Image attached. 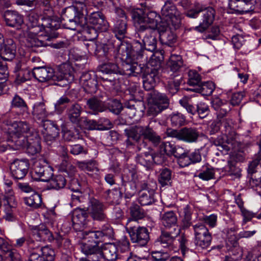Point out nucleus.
<instances>
[{
	"instance_id": "obj_31",
	"label": "nucleus",
	"mask_w": 261,
	"mask_h": 261,
	"mask_svg": "<svg viewBox=\"0 0 261 261\" xmlns=\"http://www.w3.org/2000/svg\"><path fill=\"white\" fill-rule=\"evenodd\" d=\"M72 70V67L69 64H62L59 67L58 70L56 72L55 71V81L73 80Z\"/></svg>"
},
{
	"instance_id": "obj_38",
	"label": "nucleus",
	"mask_w": 261,
	"mask_h": 261,
	"mask_svg": "<svg viewBox=\"0 0 261 261\" xmlns=\"http://www.w3.org/2000/svg\"><path fill=\"white\" fill-rule=\"evenodd\" d=\"M127 19H117L113 28L116 37L121 40L126 32Z\"/></svg>"
},
{
	"instance_id": "obj_21",
	"label": "nucleus",
	"mask_w": 261,
	"mask_h": 261,
	"mask_svg": "<svg viewBox=\"0 0 261 261\" xmlns=\"http://www.w3.org/2000/svg\"><path fill=\"white\" fill-rule=\"evenodd\" d=\"M32 74L34 77L40 82H45L52 80L55 81V71L51 67L46 66L33 68Z\"/></svg>"
},
{
	"instance_id": "obj_15",
	"label": "nucleus",
	"mask_w": 261,
	"mask_h": 261,
	"mask_svg": "<svg viewBox=\"0 0 261 261\" xmlns=\"http://www.w3.org/2000/svg\"><path fill=\"white\" fill-rule=\"evenodd\" d=\"M42 126L44 141L47 144L50 145L59 136L60 129L57 124L49 120H45L43 123Z\"/></svg>"
},
{
	"instance_id": "obj_62",
	"label": "nucleus",
	"mask_w": 261,
	"mask_h": 261,
	"mask_svg": "<svg viewBox=\"0 0 261 261\" xmlns=\"http://www.w3.org/2000/svg\"><path fill=\"white\" fill-rule=\"evenodd\" d=\"M189 80L188 83L190 86L197 87L201 83L200 74L195 70H190L188 73Z\"/></svg>"
},
{
	"instance_id": "obj_60",
	"label": "nucleus",
	"mask_w": 261,
	"mask_h": 261,
	"mask_svg": "<svg viewBox=\"0 0 261 261\" xmlns=\"http://www.w3.org/2000/svg\"><path fill=\"white\" fill-rule=\"evenodd\" d=\"M170 121L173 126H181L186 123L185 116L179 113H172L170 115Z\"/></svg>"
},
{
	"instance_id": "obj_46",
	"label": "nucleus",
	"mask_w": 261,
	"mask_h": 261,
	"mask_svg": "<svg viewBox=\"0 0 261 261\" xmlns=\"http://www.w3.org/2000/svg\"><path fill=\"white\" fill-rule=\"evenodd\" d=\"M163 60L164 51L163 50L156 51L151 55V57L148 58L146 63H148V66H151L159 70Z\"/></svg>"
},
{
	"instance_id": "obj_43",
	"label": "nucleus",
	"mask_w": 261,
	"mask_h": 261,
	"mask_svg": "<svg viewBox=\"0 0 261 261\" xmlns=\"http://www.w3.org/2000/svg\"><path fill=\"white\" fill-rule=\"evenodd\" d=\"M144 140H148L154 146H156L162 142L161 137L149 125L146 126Z\"/></svg>"
},
{
	"instance_id": "obj_59",
	"label": "nucleus",
	"mask_w": 261,
	"mask_h": 261,
	"mask_svg": "<svg viewBox=\"0 0 261 261\" xmlns=\"http://www.w3.org/2000/svg\"><path fill=\"white\" fill-rule=\"evenodd\" d=\"M103 253L107 260H115L117 258V248L114 245L110 244L107 246Z\"/></svg>"
},
{
	"instance_id": "obj_25",
	"label": "nucleus",
	"mask_w": 261,
	"mask_h": 261,
	"mask_svg": "<svg viewBox=\"0 0 261 261\" xmlns=\"http://www.w3.org/2000/svg\"><path fill=\"white\" fill-rule=\"evenodd\" d=\"M161 220L162 224L166 228H172L175 236H178L179 234L180 229L176 225L177 220V217L173 211H169L164 213L162 215Z\"/></svg>"
},
{
	"instance_id": "obj_6",
	"label": "nucleus",
	"mask_w": 261,
	"mask_h": 261,
	"mask_svg": "<svg viewBox=\"0 0 261 261\" xmlns=\"http://www.w3.org/2000/svg\"><path fill=\"white\" fill-rule=\"evenodd\" d=\"M83 23L82 31L86 35H88L90 39H94L97 36V32L98 31L105 32L108 28V23L105 19L104 15L99 11L95 12L90 15L88 23V24Z\"/></svg>"
},
{
	"instance_id": "obj_17",
	"label": "nucleus",
	"mask_w": 261,
	"mask_h": 261,
	"mask_svg": "<svg viewBox=\"0 0 261 261\" xmlns=\"http://www.w3.org/2000/svg\"><path fill=\"white\" fill-rule=\"evenodd\" d=\"M87 211V210L81 208H76L73 211L71 220L73 227L76 230L83 231L86 228L88 217Z\"/></svg>"
},
{
	"instance_id": "obj_61",
	"label": "nucleus",
	"mask_w": 261,
	"mask_h": 261,
	"mask_svg": "<svg viewBox=\"0 0 261 261\" xmlns=\"http://www.w3.org/2000/svg\"><path fill=\"white\" fill-rule=\"evenodd\" d=\"M11 105L12 107L19 108L23 112H28L29 109L25 101L17 95H15L13 98Z\"/></svg>"
},
{
	"instance_id": "obj_4",
	"label": "nucleus",
	"mask_w": 261,
	"mask_h": 261,
	"mask_svg": "<svg viewBox=\"0 0 261 261\" xmlns=\"http://www.w3.org/2000/svg\"><path fill=\"white\" fill-rule=\"evenodd\" d=\"M146 128V126L134 125L124 130L127 137L125 141L127 149H136L140 151L147 148V143L144 139Z\"/></svg>"
},
{
	"instance_id": "obj_33",
	"label": "nucleus",
	"mask_w": 261,
	"mask_h": 261,
	"mask_svg": "<svg viewBox=\"0 0 261 261\" xmlns=\"http://www.w3.org/2000/svg\"><path fill=\"white\" fill-rule=\"evenodd\" d=\"M3 59L7 61H11L15 57L16 53V44L11 39L6 40L4 44V48L1 49Z\"/></svg>"
},
{
	"instance_id": "obj_12",
	"label": "nucleus",
	"mask_w": 261,
	"mask_h": 261,
	"mask_svg": "<svg viewBox=\"0 0 261 261\" xmlns=\"http://www.w3.org/2000/svg\"><path fill=\"white\" fill-rule=\"evenodd\" d=\"M179 102L189 114L192 115H197L200 119H204L206 117L210 112L208 106L205 103L200 102L198 103L196 107H194L190 102L189 99L186 97L181 99Z\"/></svg>"
},
{
	"instance_id": "obj_23",
	"label": "nucleus",
	"mask_w": 261,
	"mask_h": 261,
	"mask_svg": "<svg viewBox=\"0 0 261 261\" xmlns=\"http://www.w3.org/2000/svg\"><path fill=\"white\" fill-rule=\"evenodd\" d=\"M41 254L36 252H32L30 254V258L28 259L24 258L25 261H54L55 256L54 250L48 247L45 246L41 248Z\"/></svg>"
},
{
	"instance_id": "obj_44",
	"label": "nucleus",
	"mask_w": 261,
	"mask_h": 261,
	"mask_svg": "<svg viewBox=\"0 0 261 261\" xmlns=\"http://www.w3.org/2000/svg\"><path fill=\"white\" fill-rule=\"evenodd\" d=\"M0 250L10 258V261H25L16 250L11 249L7 242L2 248H0Z\"/></svg>"
},
{
	"instance_id": "obj_64",
	"label": "nucleus",
	"mask_w": 261,
	"mask_h": 261,
	"mask_svg": "<svg viewBox=\"0 0 261 261\" xmlns=\"http://www.w3.org/2000/svg\"><path fill=\"white\" fill-rule=\"evenodd\" d=\"M215 170L212 167H206L198 175V177L204 180H209L215 177Z\"/></svg>"
},
{
	"instance_id": "obj_3",
	"label": "nucleus",
	"mask_w": 261,
	"mask_h": 261,
	"mask_svg": "<svg viewBox=\"0 0 261 261\" xmlns=\"http://www.w3.org/2000/svg\"><path fill=\"white\" fill-rule=\"evenodd\" d=\"M131 15L136 29L139 33L149 28H157L160 16L154 11L145 13L142 9H134Z\"/></svg>"
},
{
	"instance_id": "obj_28",
	"label": "nucleus",
	"mask_w": 261,
	"mask_h": 261,
	"mask_svg": "<svg viewBox=\"0 0 261 261\" xmlns=\"http://www.w3.org/2000/svg\"><path fill=\"white\" fill-rule=\"evenodd\" d=\"M130 240L141 246L146 245L149 240L148 229L145 227H140L129 234Z\"/></svg>"
},
{
	"instance_id": "obj_41",
	"label": "nucleus",
	"mask_w": 261,
	"mask_h": 261,
	"mask_svg": "<svg viewBox=\"0 0 261 261\" xmlns=\"http://www.w3.org/2000/svg\"><path fill=\"white\" fill-rule=\"evenodd\" d=\"M215 89V84L212 82H201L199 85L191 90L201 93L202 95H211Z\"/></svg>"
},
{
	"instance_id": "obj_55",
	"label": "nucleus",
	"mask_w": 261,
	"mask_h": 261,
	"mask_svg": "<svg viewBox=\"0 0 261 261\" xmlns=\"http://www.w3.org/2000/svg\"><path fill=\"white\" fill-rule=\"evenodd\" d=\"M129 213L132 218L138 220L144 218L146 215L144 210L136 203L132 204L129 207Z\"/></svg>"
},
{
	"instance_id": "obj_7",
	"label": "nucleus",
	"mask_w": 261,
	"mask_h": 261,
	"mask_svg": "<svg viewBox=\"0 0 261 261\" xmlns=\"http://www.w3.org/2000/svg\"><path fill=\"white\" fill-rule=\"evenodd\" d=\"M170 100L165 94L157 91H153L149 94L148 98L147 114L155 116L163 111L168 108Z\"/></svg>"
},
{
	"instance_id": "obj_27",
	"label": "nucleus",
	"mask_w": 261,
	"mask_h": 261,
	"mask_svg": "<svg viewBox=\"0 0 261 261\" xmlns=\"http://www.w3.org/2000/svg\"><path fill=\"white\" fill-rule=\"evenodd\" d=\"M159 70L155 68H148L143 76V87L147 91L152 89L159 81Z\"/></svg>"
},
{
	"instance_id": "obj_51",
	"label": "nucleus",
	"mask_w": 261,
	"mask_h": 261,
	"mask_svg": "<svg viewBox=\"0 0 261 261\" xmlns=\"http://www.w3.org/2000/svg\"><path fill=\"white\" fill-rule=\"evenodd\" d=\"M178 242L179 243V248L183 256H186L191 252V250L189 246V240L188 237L185 233H182L179 236Z\"/></svg>"
},
{
	"instance_id": "obj_18",
	"label": "nucleus",
	"mask_w": 261,
	"mask_h": 261,
	"mask_svg": "<svg viewBox=\"0 0 261 261\" xmlns=\"http://www.w3.org/2000/svg\"><path fill=\"white\" fill-rule=\"evenodd\" d=\"M215 10L212 7L200 9L199 17L201 21L199 25L195 27V30L200 32H203L213 23L215 16Z\"/></svg>"
},
{
	"instance_id": "obj_13",
	"label": "nucleus",
	"mask_w": 261,
	"mask_h": 261,
	"mask_svg": "<svg viewBox=\"0 0 261 261\" xmlns=\"http://www.w3.org/2000/svg\"><path fill=\"white\" fill-rule=\"evenodd\" d=\"M41 31L30 30L25 36V45L28 47H45L49 45L48 42L56 36H46L45 37L37 35Z\"/></svg>"
},
{
	"instance_id": "obj_37",
	"label": "nucleus",
	"mask_w": 261,
	"mask_h": 261,
	"mask_svg": "<svg viewBox=\"0 0 261 261\" xmlns=\"http://www.w3.org/2000/svg\"><path fill=\"white\" fill-rule=\"evenodd\" d=\"M101 234L99 230L84 231L83 237L85 242L99 245L102 239Z\"/></svg>"
},
{
	"instance_id": "obj_45",
	"label": "nucleus",
	"mask_w": 261,
	"mask_h": 261,
	"mask_svg": "<svg viewBox=\"0 0 261 261\" xmlns=\"http://www.w3.org/2000/svg\"><path fill=\"white\" fill-rule=\"evenodd\" d=\"M181 81L182 77L181 76L176 75L168 81L166 89L172 96L178 91Z\"/></svg>"
},
{
	"instance_id": "obj_56",
	"label": "nucleus",
	"mask_w": 261,
	"mask_h": 261,
	"mask_svg": "<svg viewBox=\"0 0 261 261\" xmlns=\"http://www.w3.org/2000/svg\"><path fill=\"white\" fill-rule=\"evenodd\" d=\"M82 252L86 255L89 256L91 254H93L97 251L101 249L100 247L97 244H93L87 242H83L81 246Z\"/></svg>"
},
{
	"instance_id": "obj_32",
	"label": "nucleus",
	"mask_w": 261,
	"mask_h": 261,
	"mask_svg": "<svg viewBox=\"0 0 261 261\" xmlns=\"http://www.w3.org/2000/svg\"><path fill=\"white\" fill-rule=\"evenodd\" d=\"M141 64H137L134 63L126 62L122 64V67L120 69L118 67V74L127 76H137L142 72Z\"/></svg>"
},
{
	"instance_id": "obj_10",
	"label": "nucleus",
	"mask_w": 261,
	"mask_h": 261,
	"mask_svg": "<svg viewBox=\"0 0 261 261\" xmlns=\"http://www.w3.org/2000/svg\"><path fill=\"white\" fill-rule=\"evenodd\" d=\"M195 245L202 249L208 248L211 245L212 237L205 225L199 224L193 226Z\"/></svg>"
},
{
	"instance_id": "obj_53",
	"label": "nucleus",
	"mask_w": 261,
	"mask_h": 261,
	"mask_svg": "<svg viewBox=\"0 0 261 261\" xmlns=\"http://www.w3.org/2000/svg\"><path fill=\"white\" fill-rule=\"evenodd\" d=\"M15 133L18 134H27L31 131V125L27 121H16L12 124Z\"/></svg>"
},
{
	"instance_id": "obj_42",
	"label": "nucleus",
	"mask_w": 261,
	"mask_h": 261,
	"mask_svg": "<svg viewBox=\"0 0 261 261\" xmlns=\"http://www.w3.org/2000/svg\"><path fill=\"white\" fill-rule=\"evenodd\" d=\"M16 73V82L18 84L29 80L31 77L30 71L26 68H21L20 63L17 64L15 68Z\"/></svg>"
},
{
	"instance_id": "obj_11",
	"label": "nucleus",
	"mask_w": 261,
	"mask_h": 261,
	"mask_svg": "<svg viewBox=\"0 0 261 261\" xmlns=\"http://www.w3.org/2000/svg\"><path fill=\"white\" fill-rule=\"evenodd\" d=\"M53 175V168L44 160L36 162L32 172L34 180L44 182H48Z\"/></svg>"
},
{
	"instance_id": "obj_52",
	"label": "nucleus",
	"mask_w": 261,
	"mask_h": 261,
	"mask_svg": "<svg viewBox=\"0 0 261 261\" xmlns=\"http://www.w3.org/2000/svg\"><path fill=\"white\" fill-rule=\"evenodd\" d=\"M39 15L34 12H31L28 15V25L30 28V30L41 31V23H39Z\"/></svg>"
},
{
	"instance_id": "obj_57",
	"label": "nucleus",
	"mask_w": 261,
	"mask_h": 261,
	"mask_svg": "<svg viewBox=\"0 0 261 261\" xmlns=\"http://www.w3.org/2000/svg\"><path fill=\"white\" fill-rule=\"evenodd\" d=\"M99 69L105 74H118V66L116 64L108 62L100 65Z\"/></svg>"
},
{
	"instance_id": "obj_19",
	"label": "nucleus",
	"mask_w": 261,
	"mask_h": 261,
	"mask_svg": "<svg viewBox=\"0 0 261 261\" xmlns=\"http://www.w3.org/2000/svg\"><path fill=\"white\" fill-rule=\"evenodd\" d=\"M4 205L5 206V215L4 218L8 221H13L15 220L14 213V207L13 205L14 202L13 192L12 189H9L3 197Z\"/></svg>"
},
{
	"instance_id": "obj_14",
	"label": "nucleus",
	"mask_w": 261,
	"mask_h": 261,
	"mask_svg": "<svg viewBox=\"0 0 261 261\" xmlns=\"http://www.w3.org/2000/svg\"><path fill=\"white\" fill-rule=\"evenodd\" d=\"M88 208L89 213L93 220L98 221H106L108 218L105 213V205L96 199H91Z\"/></svg>"
},
{
	"instance_id": "obj_47",
	"label": "nucleus",
	"mask_w": 261,
	"mask_h": 261,
	"mask_svg": "<svg viewBox=\"0 0 261 261\" xmlns=\"http://www.w3.org/2000/svg\"><path fill=\"white\" fill-rule=\"evenodd\" d=\"M168 66L173 72H176L183 66V61L180 55H172L167 63Z\"/></svg>"
},
{
	"instance_id": "obj_8",
	"label": "nucleus",
	"mask_w": 261,
	"mask_h": 261,
	"mask_svg": "<svg viewBox=\"0 0 261 261\" xmlns=\"http://www.w3.org/2000/svg\"><path fill=\"white\" fill-rule=\"evenodd\" d=\"M166 134L168 137L189 143L196 142L199 137L197 129L191 127H184L179 129L168 128Z\"/></svg>"
},
{
	"instance_id": "obj_9",
	"label": "nucleus",
	"mask_w": 261,
	"mask_h": 261,
	"mask_svg": "<svg viewBox=\"0 0 261 261\" xmlns=\"http://www.w3.org/2000/svg\"><path fill=\"white\" fill-rule=\"evenodd\" d=\"M157 28H149L139 33H136V38H139L142 40V45L145 47V51H154L156 48L157 37L159 35Z\"/></svg>"
},
{
	"instance_id": "obj_50",
	"label": "nucleus",
	"mask_w": 261,
	"mask_h": 261,
	"mask_svg": "<svg viewBox=\"0 0 261 261\" xmlns=\"http://www.w3.org/2000/svg\"><path fill=\"white\" fill-rule=\"evenodd\" d=\"M136 160L138 163L147 168H150L153 165L152 154L148 152L137 155Z\"/></svg>"
},
{
	"instance_id": "obj_20",
	"label": "nucleus",
	"mask_w": 261,
	"mask_h": 261,
	"mask_svg": "<svg viewBox=\"0 0 261 261\" xmlns=\"http://www.w3.org/2000/svg\"><path fill=\"white\" fill-rule=\"evenodd\" d=\"M5 24L10 27H20L23 23V16L15 10H6L2 13Z\"/></svg>"
},
{
	"instance_id": "obj_26",
	"label": "nucleus",
	"mask_w": 261,
	"mask_h": 261,
	"mask_svg": "<svg viewBox=\"0 0 261 261\" xmlns=\"http://www.w3.org/2000/svg\"><path fill=\"white\" fill-rule=\"evenodd\" d=\"M82 111L83 108L78 103L74 102L69 106L66 111V115L69 121L79 126L83 119L81 116Z\"/></svg>"
},
{
	"instance_id": "obj_49",
	"label": "nucleus",
	"mask_w": 261,
	"mask_h": 261,
	"mask_svg": "<svg viewBox=\"0 0 261 261\" xmlns=\"http://www.w3.org/2000/svg\"><path fill=\"white\" fill-rule=\"evenodd\" d=\"M154 194V192L153 191L141 192L138 198L139 202L142 205H148L152 204L155 201Z\"/></svg>"
},
{
	"instance_id": "obj_48",
	"label": "nucleus",
	"mask_w": 261,
	"mask_h": 261,
	"mask_svg": "<svg viewBox=\"0 0 261 261\" xmlns=\"http://www.w3.org/2000/svg\"><path fill=\"white\" fill-rule=\"evenodd\" d=\"M33 193L31 196L24 198V202L27 205L34 208H37L41 205L42 198L41 195L35 191Z\"/></svg>"
},
{
	"instance_id": "obj_22",
	"label": "nucleus",
	"mask_w": 261,
	"mask_h": 261,
	"mask_svg": "<svg viewBox=\"0 0 261 261\" xmlns=\"http://www.w3.org/2000/svg\"><path fill=\"white\" fill-rule=\"evenodd\" d=\"M255 0H229L231 9L241 14L248 13L254 10Z\"/></svg>"
},
{
	"instance_id": "obj_24",
	"label": "nucleus",
	"mask_w": 261,
	"mask_h": 261,
	"mask_svg": "<svg viewBox=\"0 0 261 261\" xmlns=\"http://www.w3.org/2000/svg\"><path fill=\"white\" fill-rule=\"evenodd\" d=\"M177 236L174 234L172 230H162L161 234L155 241L156 246H161L163 248L171 250L173 248V243Z\"/></svg>"
},
{
	"instance_id": "obj_30",
	"label": "nucleus",
	"mask_w": 261,
	"mask_h": 261,
	"mask_svg": "<svg viewBox=\"0 0 261 261\" xmlns=\"http://www.w3.org/2000/svg\"><path fill=\"white\" fill-rule=\"evenodd\" d=\"M87 108L91 110L93 114L97 115L99 113L106 111L107 106L105 102L103 101L100 97L93 96L86 101Z\"/></svg>"
},
{
	"instance_id": "obj_34",
	"label": "nucleus",
	"mask_w": 261,
	"mask_h": 261,
	"mask_svg": "<svg viewBox=\"0 0 261 261\" xmlns=\"http://www.w3.org/2000/svg\"><path fill=\"white\" fill-rule=\"evenodd\" d=\"M32 230L33 236L36 237L38 241L51 242L54 240L53 233L43 225L35 226Z\"/></svg>"
},
{
	"instance_id": "obj_16",
	"label": "nucleus",
	"mask_w": 261,
	"mask_h": 261,
	"mask_svg": "<svg viewBox=\"0 0 261 261\" xmlns=\"http://www.w3.org/2000/svg\"><path fill=\"white\" fill-rule=\"evenodd\" d=\"M29 166L28 160H15L10 166L12 176L15 179H23L28 172Z\"/></svg>"
},
{
	"instance_id": "obj_54",
	"label": "nucleus",
	"mask_w": 261,
	"mask_h": 261,
	"mask_svg": "<svg viewBox=\"0 0 261 261\" xmlns=\"http://www.w3.org/2000/svg\"><path fill=\"white\" fill-rule=\"evenodd\" d=\"M49 181L51 188L58 190L65 187L67 180L64 176L59 174L56 175L54 178L51 177Z\"/></svg>"
},
{
	"instance_id": "obj_2",
	"label": "nucleus",
	"mask_w": 261,
	"mask_h": 261,
	"mask_svg": "<svg viewBox=\"0 0 261 261\" xmlns=\"http://www.w3.org/2000/svg\"><path fill=\"white\" fill-rule=\"evenodd\" d=\"M119 51H121L122 59L129 63L144 64L148 61L145 47L139 41L134 40L132 44H121Z\"/></svg>"
},
{
	"instance_id": "obj_5",
	"label": "nucleus",
	"mask_w": 261,
	"mask_h": 261,
	"mask_svg": "<svg viewBox=\"0 0 261 261\" xmlns=\"http://www.w3.org/2000/svg\"><path fill=\"white\" fill-rule=\"evenodd\" d=\"M161 16L159 18L161 19L158 25H161L164 28L170 27L172 29H178L181 25L180 13L175 6L170 1H167L163 6Z\"/></svg>"
},
{
	"instance_id": "obj_58",
	"label": "nucleus",
	"mask_w": 261,
	"mask_h": 261,
	"mask_svg": "<svg viewBox=\"0 0 261 261\" xmlns=\"http://www.w3.org/2000/svg\"><path fill=\"white\" fill-rule=\"evenodd\" d=\"M59 170L61 171L66 173L68 176L71 177L75 172V168L70 162L68 159H64L59 165Z\"/></svg>"
},
{
	"instance_id": "obj_35",
	"label": "nucleus",
	"mask_w": 261,
	"mask_h": 261,
	"mask_svg": "<svg viewBox=\"0 0 261 261\" xmlns=\"http://www.w3.org/2000/svg\"><path fill=\"white\" fill-rule=\"evenodd\" d=\"M26 149L28 153L31 155H34L40 152L41 150L40 140L37 134H35L34 138L31 137L28 138Z\"/></svg>"
},
{
	"instance_id": "obj_39",
	"label": "nucleus",
	"mask_w": 261,
	"mask_h": 261,
	"mask_svg": "<svg viewBox=\"0 0 261 261\" xmlns=\"http://www.w3.org/2000/svg\"><path fill=\"white\" fill-rule=\"evenodd\" d=\"M69 189L74 192L71 195L72 204L76 205L81 202L80 199L82 197V194L80 192L81 186L76 178H72L70 180Z\"/></svg>"
},
{
	"instance_id": "obj_63",
	"label": "nucleus",
	"mask_w": 261,
	"mask_h": 261,
	"mask_svg": "<svg viewBox=\"0 0 261 261\" xmlns=\"http://www.w3.org/2000/svg\"><path fill=\"white\" fill-rule=\"evenodd\" d=\"M107 109L114 114H119L123 109L121 103L117 99L110 100L107 104Z\"/></svg>"
},
{
	"instance_id": "obj_40",
	"label": "nucleus",
	"mask_w": 261,
	"mask_h": 261,
	"mask_svg": "<svg viewBox=\"0 0 261 261\" xmlns=\"http://www.w3.org/2000/svg\"><path fill=\"white\" fill-rule=\"evenodd\" d=\"M32 114L35 118L43 123L48 115L44 103L39 102L35 103L33 107Z\"/></svg>"
},
{
	"instance_id": "obj_36",
	"label": "nucleus",
	"mask_w": 261,
	"mask_h": 261,
	"mask_svg": "<svg viewBox=\"0 0 261 261\" xmlns=\"http://www.w3.org/2000/svg\"><path fill=\"white\" fill-rule=\"evenodd\" d=\"M59 19L55 17H44L42 19L41 23V32L45 31L46 33H48L50 31L56 30L60 28Z\"/></svg>"
},
{
	"instance_id": "obj_1",
	"label": "nucleus",
	"mask_w": 261,
	"mask_h": 261,
	"mask_svg": "<svg viewBox=\"0 0 261 261\" xmlns=\"http://www.w3.org/2000/svg\"><path fill=\"white\" fill-rule=\"evenodd\" d=\"M84 12H87L85 1H75L73 6L65 9L62 15L64 27L72 30H76L77 27L83 28V21L86 20Z\"/></svg>"
},
{
	"instance_id": "obj_29",
	"label": "nucleus",
	"mask_w": 261,
	"mask_h": 261,
	"mask_svg": "<svg viewBox=\"0 0 261 261\" xmlns=\"http://www.w3.org/2000/svg\"><path fill=\"white\" fill-rule=\"evenodd\" d=\"M157 29L160 40L163 44L171 46L176 42V35L171 31L173 29L170 27L164 28V27H161V25H158Z\"/></svg>"
}]
</instances>
